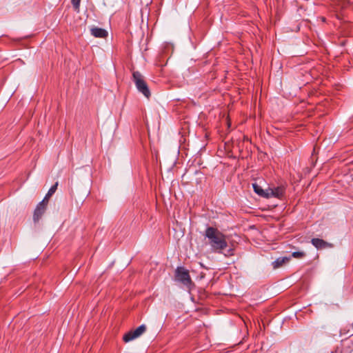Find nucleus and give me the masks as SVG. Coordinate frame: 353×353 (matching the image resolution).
Listing matches in <instances>:
<instances>
[{"mask_svg":"<svg viewBox=\"0 0 353 353\" xmlns=\"http://www.w3.org/2000/svg\"><path fill=\"white\" fill-rule=\"evenodd\" d=\"M47 204L44 203V201H41L37 205L34 214H33V220L34 222L39 221V220L41 218L42 215L46 210Z\"/></svg>","mask_w":353,"mask_h":353,"instance_id":"nucleus-6","label":"nucleus"},{"mask_svg":"<svg viewBox=\"0 0 353 353\" xmlns=\"http://www.w3.org/2000/svg\"><path fill=\"white\" fill-rule=\"evenodd\" d=\"M72 6L76 10L79 9L81 0H71Z\"/></svg>","mask_w":353,"mask_h":353,"instance_id":"nucleus-13","label":"nucleus"},{"mask_svg":"<svg viewBox=\"0 0 353 353\" xmlns=\"http://www.w3.org/2000/svg\"><path fill=\"white\" fill-rule=\"evenodd\" d=\"M58 186V183H55L48 190V193L44 196L43 199L41 201H44L46 204L48 205V201L50 198L52 196V194L56 192Z\"/></svg>","mask_w":353,"mask_h":353,"instance_id":"nucleus-10","label":"nucleus"},{"mask_svg":"<svg viewBox=\"0 0 353 353\" xmlns=\"http://www.w3.org/2000/svg\"><path fill=\"white\" fill-rule=\"evenodd\" d=\"M311 243L317 249L321 250L325 248L331 247V244L319 238H313Z\"/></svg>","mask_w":353,"mask_h":353,"instance_id":"nucleus-7","label":"nucleus"},{"mask_svg":"<svg viewBox=\"0 0 353 353\" xmlns=\"http://www.w3.org/2000/svg\"><path fill=\"white\" fill-rule=\"evenodd\" d=\"M225 256H232L234 255V250L233 249H229L228 250V254H225Z\"/></svg>","mask_w":353,"mask_h":353,"instance_id":"nucleus-14","label":"nucleus"},{"mask_svg":"<svg viewBox=\"0 0 353 353\" xmlns=\"http://www.w3.org/2000/svg\"><path fill=\"white\" fill-rule=\"evenodd\" d=\"M305 253L303 251L294 252L292 254V256L296 259H302L305 256Z\"/></svg>","mask_w":353,"mask_h":353,"instance_id":"nucleus-12","label":"nucleus"},{"mask_svg":"<svg viewBox=\"0 0 353 353\" xmlns=\"http://www.w3.org/2000/svg\"><path fill=\"white\" fill-rule=\"evenodd\" d=\"M285 193V186L280 185L274 188H268L267 199L270 197H275L281 199Z\"/></svg>","mask_w":353,"mask_h":353,"instance_id":"nucleus-5","label":"nucleus"},{"mask_svg":"<svg viewBox=\"0 0 353 353\" xmlns=\"http://www.w3.org/2000/svg\"><path fill=\"white\" fill-rule=\"evenodd\" d=\"M290 261L288 257H279L272 263V265L274 269H277L282 267L285 263Z\"/></svg>","mask_w":353,"mask_h":353,"instance_id":"nucleus-9","label":"nucleus"},{"mask_svg":"<svg viewBox=\"0 0 353 353\" xmlns=\"http://www.w3.org/2000/svg\"><path fill=\"white\" fill-rule=\"evenodd\" d=\"M175 280L183 283L184 285L190 286L192 283V279L189 271L183 267H178L175 270Z\"/></svg>","mask_w":353,"mask_h":353,"instance_id":"nucleus-3","label":"nucleus"},{"mask_svg":"<svg viewBox=\"0 0 353 353\" xmlns=\"http://www.w3.org/2000/svg\"><path fill=\"white\" fill-rule=\"evenodd\" d=\"M252 187L254 189V191L259 196L267 198L268 194V189L264 190L260 185H259L257 183H253Z\"/></svg>","mask_w":353,"mask_h":353,"instance_id":"nucleus-11","label":"nucleus"},{"mask_svg":"<svg viewBox=\"0 0 353 353\" xmlns=\"http://www.w3.org/2000/svg\"><path fill=\"white\" fill-rule=\"evenodd\" d=\"M146 330V326L145 325H141L137 327L134 330H130L128 333H126L123 339L125 343H128L130 341H132L141 335H142Z\"/></svg>","mask_w":353,"mask_h":353,"instance_id":"nucleus-4","label":"nucleus"},{"mask_svg":"<svg viewBox=\"0 0 353 353\" xmlns=\"http://www.w3.org/2000/svg\"><path fill=\"white\" fill-rule=\"evenodd\" d=\"M132 81L134 83L137 90L147 99L151 96L150 90L145 80L143 75L139 71L132 72Z\"/></svg>","mask_w":353,"mask_h":353,"instance_id":"nucleus-2","label":"nucleus"},{"mask_svg":"<svg viewBox=\"0 0 353 353\" xmlns=\"http://www.w3.org/2000/svg\"><path fill=\"white\" fill-rule=\"evenodd\" d=\"M91 34L96 38H105L108 36V32L103 28L94 27L91 30Z\"/></svg>","mask_w":353,"mask_h":353,"instance_id":"nucleus-8","label":"nucleus"},{"mask_svg":"<svg viewBox=\"0 0 353 353\" xmlns=\"http://www.w3.org/2000/svg\"><path fill=\"white\" fill-rule=\"evenodd\" d=\"M204 235L208 239V244L213 252L222 253L223 250L228 247L226 236L217 228L208 227Z\"/></svg>","mask_w":353,"mask_h":353,"instance_id":"nucleus-1","label":"nucleus"}]
</instances>
